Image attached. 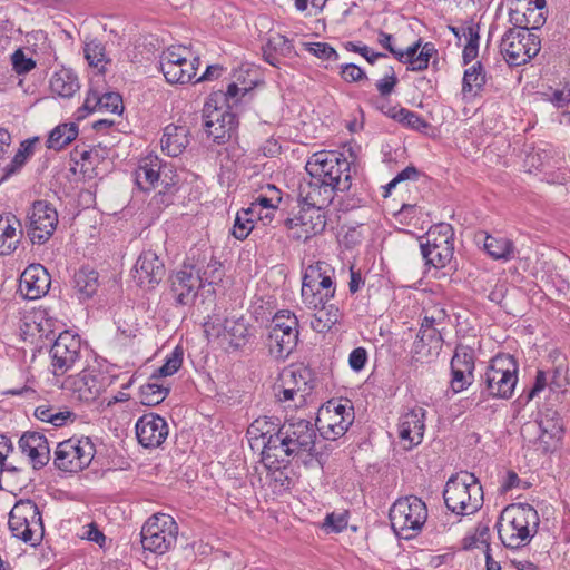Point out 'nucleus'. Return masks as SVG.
<instances>
[{"mask_svg": "<svg viewBox=\"0 0 570 570\" xmlns=\"http://www.w3.org/2000/svg\"><path fill=\"white\" fill-rule=\"evenodd\" d=\"M269 439L266 450L267 458H272L271 464L283 461L284 458H309L305 464L315 460L322 463V453L316 449V429L311 421L305 419L286 420L277 429V434Z\"/></svg>", "mask_w": 570, "mask_h": 570, "instance_id": "obj_1", "label": "nucleus"}, {"mask_svg": "<svg viewBox=\"0 0 570 570\" xmlns=\"http://www.w3.org/2000/svg\"><path fill=\"white\" fill-rule=\"evenodd\" d=\"M539 515L529 503L508 505L495 528L502 544L508 549L525 547L538 531Z\"/></svg>", "mask_w": 570, "mask_h": 570, "instance_id": "obj_2", "label": "nucleus"}, {"mask_svg": "<svg viewBox=\"0 0 570 570\" xmlns=\"http://www.w3.org/2000/svg\"><path fill=\"white\" fill-rule=\"evenodd\" d=\"M443 499L452 513L471 515L483 505V489L473 473L462 471L449 478L443 489Z\"/></svg>", "mask_w": 570, "mask_h": 570, "instance_id": "obj_3", "label": "nucleus"}, {"mask_svg": "<svg viewBox=\"0 0 570 570\" xmlns=\"http://www.w3.org/2000/svg\"><path fill=\"white\" fill-rule=\"evenodd\" d=\"M519 364L510 354L494 356L481 377L480 401L510 399L518 383Z\"/></svg>", "mask_w": 570, "mask_h": 570, "instance_id": "obj_4", "label": "nucleus"}, {"mask_svg": "<svg viewBox=\"0 0 570 570\" xmlns=\"http://www.w3.org/2000/svg\"><path fill=\"white\" fill-rule=\"evenodd\" d=\"M305 169L309 177L318 178L338 191H347L351 188V163L337 150L314 153Z\"/></svg>", "mask_w": 570, "mask_h": 570, "instance_id": "obj_5", "label": "nucleus"}, {"mask_svg": "<svg viewBox=\"0 0 570 570\" xmlns=\"http://www.w3.org/2000/svg\"><path fill=\"white\" fill-rule=\"evenodd\" d=\"M391 528L404 540L415 538L428 520V507L415 495L397 499L390 508Z\"/></svg>", "mask_w": 570, "mask_h": 570, "instance_id": "obj_6", "label": "nucleus"}, {"mask_svg": "<svg viewBox=\"0 0 570 570\" xmlns=\"http://www.w3.org/2000/svg\"><path fill=\"white\" fill-rule=\"evenodd\" d=\"M9 529L12 535L32 547L39 544L45 535V525L39 507L33 500L16 502L9 513Z\"/></svg>", "mask_w": 570, "mask_h": 570, "instance_id": "obj_7", "label": "nucleus"}, {"mask_svg": "<svg viewBox=\"0 0 570 570\" xmlns=\"http://www.w3.org/2000/svg\"><path fill=\"white\" fill-rule=\"evenodd\" d=\"M298 320L296 315L288 311H278L272 318L267 347L275 358H286L296 347L298 342Z\"/></svg>", "mask_w": 570, "mask_h": 570, "instance_id": "obj_8", "label": "nucleus"}, {"mask_svg": "<svg viewBox=\"0 0 570 570\" xmlns=\"http://www.w3.org/2000/svg\"><path fill=\"white\" fill-rule=\"evenodd\" d=\"M140 537L144 550L164 554L176 546L178 525L171 515L156 513L144 523Z\"/></svg>", "mask_w": 570, "mask_h": 570, "instance_id": "obj_9", "label": "nucleus"}, {"mask_svg": "<svg viewBox=\"0 0 570 570\" xmlns=\"http://www.w3.org/2000/svg\"><path fill=\"white\" fill-rule=\"evenodd\" d=\"M541 49L540 37L532 31L511 28L504 32L500 52L511 67H519L534 58Z\"/></svg>", "mask_w": 570, "mask_h": 570, "instance_id": "obj_10", "label": "nucleus"}, {"mask_svg": "<svg viewBox=\"0 0 570 570\" xmlns=\"http://www.w3.org/2000/svg\"><path fill=\"white\" fill-rule=\"evenodd\" d=\"M189 51L183 46H170L159 56V70L171 85L191 82L199 67V58H188Z\"/></svg>", "mask_w": 570, "mask_h": 570, "instance_id": "obj_11", "label": "nucleus"}, {"mask_svg": "<svg viewBox=\"0 0 570 570\" xmlns=\"http://www.w3.org/2000/svg\"><path fill=\"white\" fill-rule=\"evenodd\" d=\"M350 401L330 400L318 411L316 430L326 440L343 436L354 421V409Z\"/></svg>", "mask_w": 570, "mask_h": 570, "instance_id": "obj_12", "label": "nucleus"}, {"mask_svg": "<svg viewBox=\"0 0 570 570\" xmlns=\"http://www.w3.org/2000/svg\"><path fill=\"white\" fill-rule=\"evenodd\" d=\"M96 448L89 438H70L58 443L53 464L65 472H79L92 461Z\"/></svg>", "mask_w": 570, "mask_h": 570, "instance_id": "obj_13", "label": "nucleus"}, {"mask_svg": "<svg viewBox=\"0 0 570 570\" xmlns=\"http://www.w3.org/2000/svg\"><path fill=\"white\" fill-rule=\"evenodd\" d=\"M238 117L224 106L205 102L203 108V127L209 139L217 145H225L237 135Z\"/></svg>", "mask_w": 570, "mask_h": 570, "instance_id": "obj_14", "label": "nucleus"}, {"mask_svg": "<svg viewBox=\"0 0 570 570\" xmlns=\"http://www.w3.org/2000/svg\"><path fill=\"white\" fill-rule=\"evenodd\" d=\"M58 225L57 209L47 200H36L27 214V234L33 245L46 244Z\"/></svg>", "mask_w": 570, "mask_h": 570, "instance_id": "obj_15", "label": "nucleus"}, {"mask_svg": "<svg viewBox=\"0 0 570 570\" xmlns=\"http://www.w3.org/2000/svg\"><path fill=\"white\" fill-rule=\"evenodd\" d=\"M327 224L325 209L302 206L298 215L288 217L284 225L289 233V237L295 240L307 242L312 237L322 234Z\"/></svg>", "mask_w": 570, "mask_h": 570, "instance_id": "obj_16", "label": "nucleus"}, {"mask_svg": "<svg viewBox=\"0 0 570 570\" xmlns=\"http://www.w3.org/2000/svg\"><path fill=\"white\" fill-rule=\"evenodd\" d=\"M116 379V374L91 366L82 370L77 376L70 377V383L80 400L91 402L111 386Z\"/></svg>", "mask_w": 570, "mask_h": 570, "instance_id": "obj_17", "label": "nucleus"}, {"mask_svg": "<svg viewBox=\"0 0 570 570\" xmlns=\"http://www.w3.org/2000/svg\"><path fill=\"white\" fill-rule=\"evenodd\" d=\"M80 355V337L69 331L60 333L50 348L53 374L60 375L66 373L79 361Z\"/></svg>", "mask_w": 570, "mask_h": 570, "instance_id": "obj_18", "label": "nucleus"}, {"mask_svg": "<svg viewBox=\"0 0 570 570\" xmlns=\"http://www.w3.org/2000/svg\"><path fill=\"white\" fill-rule=\"evenodd\" d=\"M170 293L177 305L186 306L195 302L198 292L203 288L199 275L196 274L189 258L181 268L170 276Z\"/></svg>", "mask_w": 570, "mask_h": 570, "instance_id": "obj_19", "label": "nucleus"}, {"mask_svg": "<svg viewBox=\"0 0 570 570\" xmlns=\"http://www.w3.org/2000/svg\"><path fill=\"white\" fill-rule=\"evenodd\" d=\"M135 430L138 443L145 449L159 448L169 433L167 421L154 412L141 415L136 422Z\"/></svg>", "mask_w": 570, "mask_h": 570, "instance_id": "obj_20", "label": "nucleus"}, {"mask_svg": "<svg viewBox=\"0 0 570 570\" xmlns=\"http://www.w3.org/2000/svg\"><path fill=\"white\" fill-rule=\"evenodd\" d=\"M426 411L416 406L403 413L399 419L397 434L406 450L419 445L424 436Z\"/></svg>", "mask_w": 570, "mask_h": 570, "instance_id": "obj_21", "label": "nucleus"}, {"mask_svg": "<svg viewBox=\"0 0 570 570\" xmlns=\"http://www.w3.org/2000/svg\"><path fill=\"white\" fill-rule=\"evenodd\" d=\"M51 285V276L41 264H30L19 278L18 289L21 295L30 301L45 296Z\"/></svg>", "mask_w": 570, "mask_h": 570, "instance_id": "obj_22", "label": "nucleus"}, {"mask_svg": "<svg viewBox=\"0 0 570 570\" xmlns=\"http://www.w3.org/2000/svg\"><path fill=\"white\" fill-rule=\"evenodd\" d=\"M166 275L163 261L153 250L142 252L135 265L137 284L147 289L155 288Z\"/></svg>", "mask_w": 570, "mask_h": 570, "instance_id": "obj_23", "label": "nucleus"}, {"mask_svg": "<svg viewBox=\"0 0 570 570\" xmlns=\"http://www.w3.org/2000/svg\"><path fill=\"white\" fill-rule=\"evenodd\" d=\"M425 331H419L411 350L410 365L414 371H419L420 366L428 365L433 362L441 348L443 338L441 334H431Z\"/></svg>", "mask_w": 570, "mask_h": 570, "instance_id": "obj_24", "label": "nucleus"}, {"mask_svg": "<svg viewBox=\"0 0 570 570\" xmlns=\"http://www.w3.org/2000/svg\"><path fill=\"white\" fill-rule=\"evenodd\" d=\"M19 449L35 470L46 466L50 460V446L47 438L33 431L24 432L19 439Z\"/></svg>", "mask_w": 570, "mask_h": 570, "instance_id": "obj_25", "label": "nucleus"}, {"mask_svg": "<svg viewBox=\"0 0 570 570\" xmlns=\"http://www.w3.org/2000/svg\"><path fill=\"white\" fill-rule=\"evenodd\" d=\"M337 190L321 181L318 178L311 177L308 181L299 184L298 199L303 206L325 209L332 204Z\"/></svg>", "mask_w": 570, "mask_h": 570, "instance_id": "obj_26", "label": "nucleus"}, {"mask_svg": "<svg viewBox=\"0 0 570 570\" xmlns=\"http://www.w3.org/2000/svg\"><path fill=\"white\" fill-rule=\"evenodd\" d=\"M542 430L548 433H553L556 435H560V438H564L566 428L563 417L559 414V412L552 407H546L540 411L538 414V419L534 421H528L521 426V436L522 438H534Z\"/></svg>", "mask_w": 570, "mask_h": 570, "instance_id": "obj_27", "label": "nucleus"}, {"mask_svg": "<svg viewBox=\"0 0 570 570\" xmlns=\"http://www.w3.org/2000/svg\"><path fill=\"white\" fill-rule=\"evenodd\" d=\"M166 169V165L157 155L146 156L135 171L136 185L145 191L161 185V180L167 177Z\"/></svg>", "mask_w": 570, "mask_h": 570, "instance_id": "obj_28", "label": "nucleus"}, {"mask_svg": "<svg viewBox=\"0 0 570 570\" xmlns=\"http://www.w3.org/2000/svg\"><path fill=\"white\" fill-rule=\"evenodd\" d=\"M188 258L195 267L196 274L199 275L203 287L222 282L225 272L222 263L214 256L213 250L205 249L197 255L193 253Z\"/></svg>", "mask_w": 570, "mask_h": 570, "instance_id": "obj_29", "label": "nucleus"}, {"mask_svg": "<svg viewBox=\"0 0 570 570\" xmlns=\"http://www.w3.org/2000/svg\"><path fill=\"white\" fill-rule=\"evenodd\" d=\"M334 275L335 269L326 262L324 261H317L313 264H309L303 272L302 277V289H301V296L303 303L308 308H316L317 307V296L313 292V286H315V283L317 282H324L323 277L325 275ZM320 303V299H318Z\"/></svg>", "mask_w": 570, "mask_h": 570, "instance_id": "obj_30", "label": "nucleus"}, {"mask_svg": "<svg viewBox=\"0 0 570 570\" xmlns=\"http://www.w3.org/2000/svg\"><path fill=\"white\" fill-rule=\"evenodd\" d=\"M262 52L264 60L276 68H279L282 65L281 58L297 56L293 41L281 33L269 36L266 43L262 47Z\"/></svg>", "mask_w": 570, "mask_h": 570, "instance_id": "obj_31", "label": "nucleus"}, {"mask_svg": "<svg viewBox=\"0 0 570 570\" xmlns=\"http://www.w3.org/2000/svg\"><path fill=\"white\" fill-rule=\"evenodd\" d=\"M189 128L185 125L169 124L164 128L160 139L161 150L170 156H179L189 145Z\"/></svg>", "mask_w": 570, "mask_h": 570, "instance_id": "obj_32", "label": "nucleus"}, {"mask_svg": "<svg viewBox=\"0 0 570 570\" xmlns=\"http://www.w3.org/2000/svg\"><path fill=\"white\" fill-rule=\"evenodd\" d=\"M487 83V73L481 61L464 70L462 78V100L472 102L476 97L481 96Z\"/></svg>", "mask_w": 570, "mask_h": 570, "instance_id": "obj_33", "label": "nucleus"}, {"mask_svg": "<svg viewBox=\"0 0 570 570\" xmlns=\"http://www.w3.org/2000/svg\"><path fill=\"white\" fill-rule=\"evenodd\" d=\"M532 1L527 3L525 8L517 6L509 11V21L517 28L534 31L539 30L546 23V14L543 11L531 8Z\"/></svg>", "mask_w": 570, "mask_h": 570, "instance_id": "obj_34", "label": "nucleus"}, {"mask_svg": "<svg viewBox=\"0 0 570 570\" xmlns=\"http://www.w3.org/2000/svg\"><path fill=\"white\" fill-rule=\"evenodd\" d=\"M99 274L90 266H81L72 277V288L79 301L91 298L99 287Z\"/></svg>", "mask_w": 570, "mask_h": 570, "instance_id": "obj_35", "label": "nucleus"}, {"mask_svg": "<svg viewBox=\"0 0 570 570\" xmlns=\"http://www.w3.org/2000/svg\"><path fill=\"white\" fill-rule=\"evenodd\" d=\"M49 87L53 95L71 98L80 89V83L71 69L61 68L51 76Z\"/></svg>", "mask_w": 570, "mask_h": 570, "instance_id": "obj_36", "label": "nucleus"}, {"mask_svg": "<svg viewBox=\"0 0 570 570\" xmlns=\"http://www.w3.org/2000/svg\"><path fill=\"white\" fill-rule=\"evenodd\" d=\"M312 373L309 370L305 367H299L296 370H285L281 380L284 383H289L294 390L299 387V390H304V392H298V402H295V407H301L306 402V396H308L313 390V384L311 380Z\"/></svg>", "mask_w": 570, "mask_h": 570, "instance_id": "obj_37", "label": "nucleus"}, {"mask_svg": "<svg viewBox=\"0 0 570 570\" xmlns=\"http://www.w3.org/2000/svg\"><path fill=\"white\" fill-rule=\"evenodd\" d=\"M420 250L425 265L436 269L444 268L454 256V247L438 246L435 243H423V240L420 242Z\"/></svg>", "mask_w": 570, "mask_h": 570, "instance_id": "obj_38", "label": "nucleus"}, {"mask_svg": "<svg viewBox=\"0 0 570 570\" xmlns=\"http://www.w3.org/2000/svg\"><path fill=\"white\" fill-rule=\"evenodd\" d=\"M483 248L490 257L503 262L513 259L517 253L515 245L510 238L489 234L484 237Z\"/></svg>", "mask_w": 570, "mask_h": 570, "instance_id": "obj_39", "label": "nucleus"}, {"mask_svg": "<svg viewBox=\"0 0 570 570\" xmlns=\"http://www.w3.org/2000/svg\"><path fill=\"white\" fill-rule=\"evenodd\" d=\"M277 425L271 420V417L263 416L254 420L252 424L247 429V435L250 440H259L263 441V450L262 456L263 460L268 461L271 463L272 458H267V446L269 443V439L272 440L273 435L277 434Z\"/></svg>", "mask_w": 570, "mask_h": 570, "instance_id": "obj_40", "label": "nucleus"}, {"mask_svg": "<svg viewBox=\"0 0 570 570\" xmlns=\"http://www.w3.org/2000/svg\"><path fill=\"white\" fill-rule=\"evenodd\" d=\"M225 334L229 337L230 346L236 350L246 346L254 337L250 325L243 316L228 320Z\"/></svg>", "mask_w": 570, "mask_h": 570, "instance_id": "obj_41", "label": "nucleus"}, {"mask_svg": "<svg viewBox=\"0 0 570 570\" xmlns=\"http://www.w3.org/2000/svg\"><path fill=\"white\" fill-rule=\"evenodd\" d=\"M523 448L533 450L539 454L553 453L562 446L563 439L560 435L542 430L534 438H522Z\"/></svg>", "mask_w": 570, "mask_h": 570, "instance_id": "obj_42", "label": "nucleus"}, {"mask_svg": "<svg viewBox=\"0 0 570 570\" xmlns=\"http://www.w3.org/2000/svg\"><path fill=\"white\" fill-rule=\"evenodd\" d=\"M170 387L159 383L157 376H151L148 382L139 387L140 403L146 406H156L160 404L169 394Z\"/></svg>", "mask_w": 570, "mask_h": 570, "instance_id": "obj_43", "label": "nucleus"}, {"mask_svg": "<svg viewBox=\"0 0 570 570\" xmlns=\"http://www.w3.org/2000/svg\"><path fill=\"white\" fill-rule=\"evenodd\" d=\"M108 150L100 146H92L89 149L77 146L71 153L72 159L77 165L81 164V170L87 173L94 170L107 157Z\"/></svg>", "mask_w": 570, "mask_h": 570, "instance_id": "obj_44", "label": "nucleus"}, {"mask_svg": "<svg viewBox=\"0 0 570 570\" xmlns=\"http://www.w3.org/2000/svg\"><path fill=\"white\" fill-rule=\"evenodd\" d=\"M78 136V126L75 122H65L55 127L47 139L49 149L61 150Z\"/></svg>", "mask_w": 570, "mask_h": 570, "instance_id": "obj_45", "label": "nucleus"}, {"mask_svg": "<svg viewBox=\"0 0 570 570\" xmlns=\"http://www.w3.org/2000/svg\"><path fill=\"white\" fill-rule=\"evenodd\" d=\"M315 309V322L312 323L313 327L318 332L331 330L337 324L342 317V312L337 305L330 303V301L322 302Z\"/></svg>", "mask_w": 570, "mask_h": 570, "instance_id": "obj_46", "label": "nucleus"}, {"mask_svg": "<svg viewBox=\"0 0 570 570\" xmlns=\"http://www.w3.org/2000/svg\"><path fill=\"white\" fill-rule=\"evenodd\" d=\"M248 92V88L239 87L235 82L227 85L226 90L214 91L207 98V102H212L217 106H224L232 110L234 106L239 101V96H245Z\"/></svg>", "mask_w": 570, "mask_h": 570, "instance_id": "obj_47", "label": "nucleus"}, {"mask_svg": "<svg viewBox=\"0 0 570 570\" xmlns=\"http://www.w3.org/2000/svg\"><path fill=\"white\" fill-rule=\"evenodd\" d=\"M35 416L53 426H63L68 422H73L76 414L71 411H61L52 405H39L35 410Z\"/></svg>", "mask_w": 570, "mask_h": 570, "instance_id": "obj_48", "label": "nucleus"}, {"mask_svg": "<svg viewBox=\"0 0 570 570\" xmlns=\"http://www.w3.org/2000/svg\"><path fill=\"white\" fill-rule=\"evenodd\" d=\"M20 227V222L13 217H3L0 215V247L12 252L17 248L19 238L17 237V229Z\"/></svg>", "mask_w": 570, "mask_h": 570, "instance_id": "obj_49", "label": "nucleus"}, {"mask_svg": "<svg viewBox=\"0 0 570 570\" xmlns=\"http://www.w3.org/2000/svg\"><path fill=\"white\" fill-rule=\"evenodd\" d=\"M255 208H242L236 214L232 235L238 240L246 239L255 227Z\"/></svg>", "mask_w": 570, "mask_h": 570, "instance_id": "obj_50", "label": "nucleus"}, {"mask_svg": "<svg viewBox=\"0 0 570 570\" xmlns=\"http://www.w3.org/2000/svg\"><path fill=\"white\" fill-rule=\"evenodd\" d=\"M438 49L433 42H424L420 48L412 62L407 66L409 71H423L428 69L430 60L433 59V68H438Z\"/></svg>", "mask_w": 570, "mask_h": 570, "instance_id": "obj_51", "label": "nucleus"}, {"mask_svg": "<svg viewBox=\"0 0 570 570\" xmlns=\"http://www.w3.org/2000/svg\"><path fill=\"white\" fill-rule=\"evenodd\" d=\"M161 180V189H159L150 199L148 206L154 212H161L164 208L168 207L174 203L176 193L178 190L176 183L173 180Z\"/></svg>", "mask_w": 570, "mask_h": 570, "instance_id": "obj_52", "label": "nucleus"}, {"mask_svg": "<svg viewBox=\"0 0 570 570\" xmlns=\"http://www.w3.org/2000/svg\"><path fill=\"white\" fill-rule=\"evenodd\" d=\"M36 141L37 138L27 139L20 144V147L12 160L3 168L4 178L14 175L24 166L28 158L33 154Z\"/></svg>", "mask_w": 570, "mask_h": 570, "instance_id": "obj_53", "label": "nucleus"}, {"mask_svg": "<svg viewBox=\"0 0 570 570\" xmlns=\"http://www.w3.org/2000/svg\"><path fill=\"white\" fill-rule=\"evenodd\" d=\"M451 371H465L468 374L474 372V352L472 348L459 345L451 358Z\"/></svg>", "mask_w": 570, "mask_h": 570, "instance_id": "obj_54", "label": "nucleus"}, {"mask_svg": "<svg viewBox=\"0 0 570 570\" xmlns=\"http://www.w3.org/2000/svg\"><path fill=\"white\" fill-rule=\"evenodd\" d=\"M267 190L273 191V195L259 194L253 199L248 207L255 208V216L259 215V212L263 209L276 210L282 200L281 190L276 188L274 185L268 184Z\"/></svg>", "mask_w": 570, "mask_h": 570, "instance_id": "obj_55", "label": "nucleus"}, {"mask_svg": "<svg viewBox=\"0 0 570 570\" xmlns=\"http://www.w3.org/2000/svg\"><path fill=\"white\" fill-rule=\"evenodd\" d=\"M85 58L89 66L95 67L99 72L105 71V65L109 61L106 57L105 46L97 40H91L85 45Z\"/></svg>", "mask_w": 570, "mask_h": 570, "instance_id": "obj_56", "label": "nucleus"}, {"mask_svg": "<svg viewBox=\"0 0 570 570\" xmlns=\"http://www.w3.org/2000/svg\"><path fill=\"white\" fill-rule=\"evenodd\" d=\"M183 356L184 352L183 348L179 346H176L173 352L166 356L165 363L158 367L151 376H157V380H160L161 377L170 376L175 374L183 364Z\"/></svg>", "mask_w": 570, "mask_h": 570, "instance_id": "obj_57", "label": "nucleus"}, {"mask_svg": "<svg viewBox=\"0 0 570 570\" xmlns=\"http://www.w3.org/2000/svg\"><path fill=\"white\" fill-rule=\"evenodd\" d=\"M396 121L403 127L419 132H425L430 128V124L423 117L404 107L399 111Z\"/></svg>", "mask_w": 570, "mask_h": 570, "instance_id": "obj_58", "label": "nucleus"}, {"mask_svg": "<svg viewBox=\"0 0 570 570\" xmlns=\"http://www.w3.org/2000/svg\"><path fill=\"white\" fill-rule=\"evenodd\" d=\"M293 485L287 468H276L269 472V487L276 494L288 491Z\"/></svg>", "mask_w": 570, "mask_h": 570, "instance_id": "obj_59", "label": "nucleus"}, {"mask_svg": "<svg viewBox=\"0 0 570 570\" xmlns=\"http://www.w3.org/2000/svg\"><path fill=\"white\" fill-rule=\"evenodd\" d=\"M303 46L305 50L321 60L337 61L340 59L337 51L327 42H304Z\"/></svg>", "mask_w": 570, "mask_h": 570, "instance_id": "obj_60", "label": "nucleus"}, {"mask_svg": "<svg viewBox=\"0 0 570 570\" xmlns=\"http://www.w3.org/2000/svg\"><path fill=\"white\" fill-rule=\"evenodd\" d=\"M323 281L324 282L315 283V286H313V292L317 296V301L320 299V303L317 302V306L322 305V302L331 301L334 298L336 293L335 274L325 275Z\"/></svg>", "mask_w": 570, "mask_h": 570, "instance_id": "obj_61", "label": "nucleus"}, {"mask_svg": "<svg viewBox=\"0 0 570 570\" xmlns=\"http://www.w3.org/2000/svg\"><path fill=\"white\" fill-rule=\"evenodd\" d=\"M228 320V317H224L218 313H213L204 322V332L207 336L219 337L226 333Z\"/></svg>", "mask_w": 570, "mask_h": 570, "instance_id": "obj_62", "label": "nucleus"}, {"mask_svg": "<svg viewBox=\"0 0 570 570\" xmlns=\"http://www.w3.org/2000/svg\"><path fill=\"white\" fill-rule=\"evenodd\" d=\"M343 47L347 51L360 53L371 65H374L376 60L380 58L387 57L386 53L373 51L368 46L364 45L361 41H346L343 43Z\"/></svg>", "mask_w": 570, "mask_h": 570, "instance_id": "obj_63", "label": "nucleus"}, {"mask_svg": "<svg viewBox=\"0 0 570 570\" xmlns=\"http://www.w3.org/2000/svg\"><path fill=\"white\" fill-rule=\"evenodd\" d=\"M273 390L277 401L288 406H291L289 402H298V392H304L299 387L294 390L289 383H284L282 380L274 385Z\"/></svg>", "mask_w": 570, "mask_h": 570, "instance_id": "obj_64", "label": "nucleus"}]
</instances>
